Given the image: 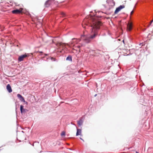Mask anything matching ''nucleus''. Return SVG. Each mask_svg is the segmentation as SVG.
I'll return each mask as SVG.
<instances>
[{"mask_svg": "<svg viewBox=\"0 0 153 153\" xmlns=\"http://www.w3.org/2000/svg\"><path fill=\"white\" fill-rule=\"evenodd\" d=\"M86 26H90L91 27V34L90 36V38L93 39L98 35V30L100 29V23L98 21H94L92 24H86Z\"/></svg>", "mask_w": 153, "mask_h": 153, "instance_id": "nucleus-1", "label": "nucleus"}, {"mask_svg": "<svg viewBox=\"0 0 153 153\" xmlns=\"http://www.w3.org/2000/svg\"><path fill=\"white\" fill-rule=\"evenodd\" d=\"M125 6L124 5H121L117 7L115 10L114 14H117L119 12H120L122 9L125 8Z\"/></svg>", "mask_w": 153, "mask_h": 153, "instance_id": "nucleus-2", "label": "nucleus"}, {"mask_svg": "<svg viewBox=\"0 0 153 153\" xmlns=\"http://www.w3.org/2000/svg\"><path fill=\"white\" fill-rule=\"evenodd\" d=\"M24 106L22 105H21L20 106V112L22 115L25 114L28 111V110L24 108Z\"/></svg>", "mask_w": 153, "mask_h": 153, "instance_id": "nucleus-3", "label": "nucleus"}, {"mask_svg": "<svg viewBox=\"0 0 153 153\" xmlns=\"http://www.w3.org/2000/svg\"><path fill=\"white\" fill-rule=\"evenodd\" d=\"M27 56V55L25 54H23L20 56L18 59V61L19 62H21L23 60V59Z\"/></svg>", "mask_w": 153, "mask_h": 153, "instance_id": "nucleus-4", "label": "nucleus"}, {"mask_svg": "<svg viewBox=\"0 0 153 153\" xmlns=\"http://www.w3.org/2000/svg\"><path fill=\"white\" fill-rule=\"evenodd\" d=\"M22 10H21L19 9H16L13 10L12 11V13L13 14H18L21 13H22Z\"/></svg>", "mask_w": 153, "mask_h": 153, "instance_id": "nucleus-5", "label": "nucleus"}, {"mask_svg": "<svg viewBox=\"0 0 153 153\" xmlns=\"http://www.w3.org/2000/svg\"><path fill=\"white\" fill-rule=\"evenodd\" d=\"M17 97L22 102H25V100L24 97L20 94H18L17 95Z\"/></svg>", "mask_w": 153, "mask_h": 153, "instance_id": "nucleus-6", "label": "nucleus"}, {"mask_svg": "<svg viewBox=\"0 0 153 153\" xmlns=\"http://www.w3.org/2000/svg\"><path fill=\"white\" fill-rule=\"evenodd\" d=\"M54 0H48L45 3V5L46 7H48L50 5L51 3V1H54Z\"/></svg>", "mask_w": 153, "mask_h": 153, "instance_id": "nucleus-7", "label": "nucleus"}, {"mask_svg": "<svg viewBox=\"0 0 153 153\" xmlns=\"http://www.w3.org/2000/svg\"><path fill=\"white\" fill-rule=\"evenodd\" d=\"M6 89L10 93L12 91V90L11 87L9 84H8L6 86Z\"/></svg>", "mask_w": 153, "mask_h": 153, "instance_id": "nucleus-8", "label": "nucleus"}, {"mask_svg": "<svg viewBox=\"0 0 153 153\" xmlns=\"http://www.w3.org/2000/svg\"><path fill=\"white\" fill-rule=\"evenodd\" d=\"M132 29V24L131 22H130L127 25V29L129 31H131Z\"/></svg>", "mask_w": 153, "mask_h": 153, "instance_id": "nucleus-9", "label": "nucleus"}, {"mask_svg": "<svg viewBox=\"0 0 153 153\" xmlns=\"http://www.w3.org/2000/svg\"><path fill=\"white\" fill-rule=\"evenodd\" d=\"M81 129L77 128L76 134V136H78L81 134Z\"/></svg>", "mask_w": 153, "mask_h": 153, "instance_id": "nucleus-10", "label": "nucleus"}, {"mask_svg": "<svg viewBox=\"0 0 153 153\" xmlns=\"http://www.w3.org/2000/svg\"><path fill=\"white\" fill-rule=\"evenodd\" d=\"M83 123V120L81 119H80L78 121H77V124L78 125L80 126L82 125Z\"/></svg>", "mask_w": 153, "mask_h": 153, "instance_id": "nucleus-11", "label": "nucleus"}, {"mask_svg": "<svg viewBox=\"0 0 153 153\" xmlns=\"http://www.w3.org/2000/svg\"><path fill=\"white\" fill-rule=\"evenodd\" d=\"M106 2L108 4L112 3L113 5L115 4V2L113 0H107Z\"/></svg>", "mask_w": 153, "mask_h": 153, "instance_id": "nucleus-12", "label": "nucleus"}, {"mask_svg": "<svg viewBox=\"0 0 153 153\" xmlns=\"http://www.w3.org/2000/svg\"><path fill=\"white\" fill-rule=\"evenodd\" d=\"M66 60L70 61H72V57L71 56L69 55L66 58Z\"/></svg>", "mask_w": 153, "mask_h": 153, "instance_id": "nucleus-13", "label": "nucleus"}, {"mask_svg": "<svg viewBox=\"0 0 153 153\" xmlns=\"http://www.w3.org/2000/svg\"><path fill=\"white\" fill-rule=\"evenodd\" d=\"M90 42V40L89 39H85V42L87 43H89Z\"/></svg>", "mask_w": 153, "mask_h": 153, "instance_id": "nucleus-14", "label": "nucleus"}, {"mask_svg": "<svg viewBox=\"0 0 153 153\" xmlns=\"http://www.w3.org/2000/svg\"><path fill=\"white\" fill-rule=\"evenodd\" d=\"M65 132H64V131H63L62 132L61 134V136H65Z\"/></svg>", "mask_w": 153, "mask_h": 153, "instance_id": "nucleus-15", "label": "nucleus"}, {"mask_svg": "<svg viewBox=\"0 0 153 153\" xmlns=\"http://www.w3.org/2000/svg\"><path fill=\"white\" fill-rule=\"evenodd\" d=\"M61 14L63 16H65V14L63 12H62Z\"/></svg>", "mask_w": 153, "mask_h": 153, "instance_id": "nucleus-16", "label": "nucleus"}, {"mask_svg": "<svg viewBox=\"0 0 153 153\" xmlns=\"http://www.w3.org/2000/svg\"><path fill=\"white\" fill-rule=\"evenodd\" d=\"M143 43H140V44H139V46H143Z\"/></svg>", "mask_w": 153, "mask_h": 153, "instance_id": "nucleus-17", "label": "nucleus"}, {"mask_svg": "<svg viewBox=\"0 0 153 153\" xmlns=\"http://www.w3.org/2000/svg\"><path fill=\"white\" fill-rule=\"evenodd\" d=\"M133 13V10H132L131 12V13H130V14L131 15H132Z\"/></svg>", "mask_w": 153, "mask_h": 153, "instance_id": "nucleus-18", "label": "nucleus"}, {"mask_svg": "<svg viewBox=\"0 0 153 153\" xmlns=\"http://www.w3.org/2000/svg\"><path fill=\"white\" fill-rule=\"evenodd\" d=\"M24 102L27 105L28 104V102H26L25 101V102Z\"/></svg>", "mask_w": 153, "mask_h": 153, "instance_id": "nucleus-19", "label": "nucleus"}, {"mask_svg": "<svg viewBox=\"0 0 153 153\" xmlns=\"http://www.w3.org/2000/svg\"><path fill=\"white\" fill-rule=\"evenodd\" d=\"M131 54L130 53H129V54H127V55H126V56H129V55H131Z\"/></svg>", "mask_w": 153, "mask_h": 153, "instance_id": "nucleus-20", "label": "nucleus"}, {"mask_svg": "<svg viewBox=\"0 0 153 153\" xmlns=\"http://www.w3.org/2000/svg\"><path fill=\"white\" fill-rule=\"evenodd\" d=\"M80 139L82 140L83 141H84V140L81 137H80Z\"/></svg>", "mask_w": 153, "mask_h": 153, "instance_id": "nucleus-21", "label": "nucleus"}, {"mask_svg": "<svg viewBox=\"0 0 153 153\" xmlns=\"http://www.w3.org/2000/svg\"><path fill=\"white\" fill-rule=\"evenodd\" d=\"M82 27L84 28H87L86 27L84 26L83 25H82Z\"/></svg>", "mask_w": 153, "mask_h": 153, "instance_id": "nucleus-22", "label": "nucleus"}, {"mask_svg": "<svg viewBox=\"0 0 153 153\" xmlns=\"http://www.w3.org/2000/svg\"><path fill=\"white\" fill-rule=\"evenodd\" d=\"M44 55H45V56H48V54H46V53H45V54H44Z\"/></svg>", "mask_w": 153, "mask_h": 153, "instance_id": "nucleus-23", "label": "nucleus"}, {"mask_svg": "<svg viewBox=\"0 0 153 153\" xmlns=\"http://www.w3.org/2000/svg\"><path fill=\"white\" fill-rule=\"evenodd\" d=\"M153 22V20H152V21H151V23H150V24H151Z\"/></svg>", "mask_w": 153, "mask_h": 153, "instance_id": "nucleus-24", "label": "nucleus"}, {"mask_svg": "<svg viewBox=\"0 0 153 153\" xmlns=\"http://www.w3.org/2000/svg\"><path fill=\"white\" fill-rule=\"evenodd\" d=\"M39 52L40 53H43V52L41 51H39Z\"/></svg>", "mask_w": 153, "mask_h": 153, "instance_id": "nucleus-25", "label": "nucleus"}, {"mask_svg": "<svg viewBox=\"0 0 153 153\" xmlns=\"http://www.w3.org/2000/svg\"><path fill=\"white\" fill-rule=\"evenodd\" d=\"M97 94H96L95 95H94V96L95 97L96 96H97Z\"/></svg>", "mask_w": 153, "mask_h": 153, "instance_id": "nucleus-26", "label": "nucleus"}, {"mask_svg": "<svg viewBox=\"0 0 153 153\" xmlns=\"http://www.w3.org/2000/svg\"><path fill=\"white\" fill-rule=\"evenodd\" d=\"M123 43H124V40H123Z\"/></svg>", "mask_w": 153, "mask_h": 153, "instance_id": "nucleus-27", "label": "nucleus"}, {"mask_svg": "<svg viewBox=\"0 0 153 153\" xmlns=\"http://www.w3.org/2000/svg\"><path fill=\"white\" fill-rule=\"evenodd\" d=\"M136 153H139L137 152L136 151Z\"/></svg>", "mask_w": 153, "mask_h": 153, "instance_id": "nucleus-28", "label": "nucleus"}, {"mask_svg": "<svg viewBox=\"0 0 153 153\" xmlns=\"http://www.w3.org/2000/svg\"><path fill=\"white\" fill-rule=\"evenodd\" d=\"M103 6L105 7V5H103Z\"/></svg>", "mask_w": 153, "mask_h": 153, "instance_id": "nucleus-29", "label": "nucleus"}, {"mask_svg": "<svg viewBox=\"0 0 153 153\" xmlns=\"http://www.w3.org/2000/svg\"><path fill=\"white\" fill-rule=\"evenodd\" d=\"M17 46L18 47L19 46V45H17Z\"/></svg>", "mask_w": 153, "mask_h": 153, "instance_id": "nucleus-30", "label": "nucleus"}, {"mask_svg": "<svg viewBox=\"0 0 153 153\" xmlns=\"http://www.w3.org/2000/svg\"><path fill=\"white\" fill-rule=\"evenodd\" d=\"M17 109V108L16 107V110Z\"/></svg>", "mask_w": 153, "mask_h": 153, "instance_id": "nucleus-31", "label": "nucleus"}, {"mask_svg": "<svg viewBox=\"0 0 153 153\" xmlns=\"http://www.w3.org/2000/svg\"><path fill=\"white\" fill-rule=\"evenodd\" d=\"M83 36V35H81V36Z\"/></svg>", "mask_w": 153, "mask_h": 153, "instance_id": "nucleus-32", "label": "nucleus"}, {"mask_svg": "<svg viewBox=\"0 0 153 153\" xmlns=\"http://www.w3.org/2000/svg\"><path fill=\"white\" fill-rule=\"evenodd\" d=\"M22 132L24 133V131H22Z\"/></svg>", "mask_w": 153, "mask_h": 153, "instance_id": "nucleus-33", "label": "nucleus"}, {"mask_svg": "<svg viewBox=\"0 0 153 153\" xmlns=\"http://www.w3.org/2000/svg\"><path fill=\"white\" fill-rule=\"evenodd\" d=\"M1 149H0V150H1Z\"/></svg>", "mask_w": 153, "mask_h": 153, "instance_id": "nucleus-34", "label": "nucleus"}]
</instances>
